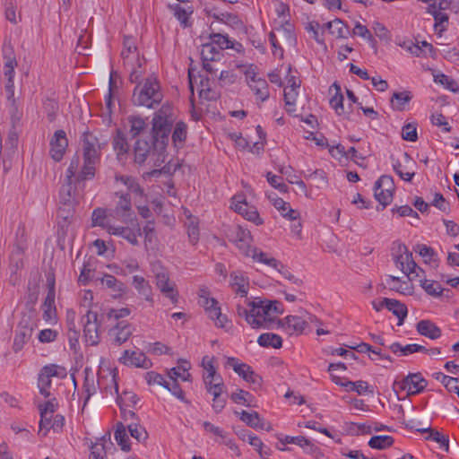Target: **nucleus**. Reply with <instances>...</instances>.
<instances>
[{"label": "nucleus", "instance_id": "60", "mask_svg": "<svg viewBox=\"0 0 459 459\" xmlns=\"http://www.w3.org/2000/svg\"><path fill=\"white\" fill-rule=\"evenodd\" d=\"M206 391L226 389L221 376H215L214 377L203 378Z\"/></svg>", "mask_w": 459, "mask_h": 459}, {"label": "nucleus", "instance_id": "51", "mask_svg": "<svg viewBox=\"0 0 459 459\" xmlns=\"http://www.w3.org/2000/svg\"><path fill=\"white\" fill-rule=\"evenodd\" d=\"M215 358L205 355L202 359L201 367L204 368L203 378L214 377L220 376L215 367Z\"/></svg>", "mask_w": 459, "mask_h": 459}, {"label": "nucleus", "instance_id": "62", "mask_svg": "<svg viewBox=\"0 0 459 459\" xmlns=\"http://www.w3.org/2000/svg\"><path fill=\"white\" fill-rule=\"evenodd\" d=\"M123 268L120 271H115L116 273L121 275H126L139 270V264L136 259L129 258L122 262Z\"/></svg>", "mask_w": 459, "mask_h": 459}, {"label": "nucleus", "instance_id": "55", "mask_svg": "<svg viewBox=\"0 0 459 459\" xmlns=\"http://www.w3.org/2000/svg\"><path fill=\"white\" fill-rule=\"evenodd\" d=\"M4 74L6 79H13L15 74L14 68L17 65V61L13 51H11L10 54L4 53Z\"/></svg>", "mask_w": 459, "mask_h": 459}, {"label": "nucleus", "instance_id": "16", "mask_svg": "<svg viewBox=\"0 0 459 459\" xmlns=\"http://www.w3.org/2000/svg\"><path fill=\"white\" fill-rule=\"evenodd\" d=\"M108 233L126 239L133 246H138V238L142 236V229L138 223L132 228L114 226V228L108 229Z\"/></svg>", "mask_w": 459, "mask_h": 459}, {"label": "nucleus", "instance_id": "56", "mask_svg": "<svg viewBox=\"0 0 459 459\" xmlns=\"http://www.w3.org/2000/svg\"><path fill=\"white\" fill-rule=\"evenodd\" d=\"M248 443L255 448L262 459H268L270 457L271 449L268 447L264 448V443L258 437L248 435Z\"/></svg>", "mask_w": 459, "mask_h": 459}, {"label": "nucleus", "instance_id": "37", "mask_svg": "<svg viewBox=\"0 0 459 459\" xmlns=\"http://www.w3.org/2000/svg\"><path fill=\"white\" fill-rule=\"evenodd\" d=\"M418 431L420 432H429L428 439L435 441L438 444L439 448L444 450L445 452L449 451V438L448 436L438 432L437 430L431 429H417Z\"/></svg>", "mask_w": 459, "mask_h": 459}, {"label": "nucleus", "instance_id": "24", "mask_svg": "<svg viewBox=\"0 0 459 459\" xmlns=\"http://www.w3.org/2000/svg\"><path fill=\"white\" fill-rule=\"evenodd\" d=\"M230 287L240 297H247L248 293V278L240 271L230 273Z\"/></svg>", "mask_w": 459, "mask_h": 459}, {"label": "nucleus", "instance_id": "43", "mask_svg": "<svg viewBox=\"0 0 459 459\" xmlns=\"http://www.w3.org/2000/svg\"><path fill=\"white\" fill-rule=\"evenodd\" d=\"M281 442L283 444L297 445V446H300L301 448H303L304 451L307 453H312L316 448L315 445L309 439L306 438L303 436H298V437L286 436L283 439H281Z\"/></svg>", "mask_w": 459, "mask_h": 459}, {"label": "nucleus", "instance_id": "3", "mask_svg": "<svg viewBox=\"0 0 459 459\" xmlns=\"http://www.w3.org/2000/svg\"><path fill=\"white\" fill-rule=\"evenodd\" d=\"M163 100V93L158 78L148 76L134 89L132 102L134 106L156 108Z\"/></svg>", "mask_w": 459, "mask_h": 459}, {"label": "nucleus", "instance_id": "6", "mask_svg": "<svg viewBox=\"0 0 459 459\" xmlns=\"http://www.w3.org/2000/svg\"><path fill=\"white\" fill-rule=\"evenodd\" d=\"M38 321L36 309L22 313L13 338V350L14 352L22 351L30 340L34 330L38 327Z\"/></svg>", "mask_w": 459, "mask_h": 459}, {"label": "nucleus", "instance_id": "15", "mask_svg": "<svg viewBox=\"0 0 459 459\" xmlns=\"http://www.w3.org/2000/svg\"><path fill=\"white\" fill-rule=\"evenodd\" d=\"M119 362L126 366L135 368H148L152 366V362L147 359L146 355L140 351L126 350L119 358Z\"/></svg>", "mask_w": 459, "mask_h": 459}, {"label": "nucleus", "instance_id": "29", "mask_svg": "<svg viewBox=\"0 0 459 459\" xmlns=\"http://www.w3.org/2000/svg\"><path fill=\"white\" fill-rule=\"evenodd\" d=\"M273 205L281 212V215L290 221H296L299 217V212L290 207L288 202H285L282 198L275 196L271 197Z\"/></svg>", "mask_w": 459, "mask_h": 459}, {"label": "nucleus", "instance_id": "49", "mask_svg": "<svg viewBox=\"0 0 459 459\" xmlns=\"http://www.w3.org/2000/svg\"><path fill=\"white\" fill-rule=\"evenodd\" d=\"M125 56H131L133 60H134L139 56V54L137 52V47L135 44V40L134 38L126 36L124 37L123 41V49L121 52V56L123 58V61L125 62Z\"/></svg>", "mask_w": 459, "mask_h": 459}, {"label": "nucleus", "instance_id": "53", "mask_svg": "<svg viewBox=\"0 0 459 459\" xmlns=\"http://www.w3.org/2000/svg\"><path fill=\"white\" fill-rule=\"evenodd\" d=\"M298 94H299L298 89H293V88H285L284 89L283 95H284V101H285V105H286V111L290 115H293V113L296 110L295 105H296Z\"/></svg>", "mask_w": 459, "mask_h": 459}, {"label": "nucleus", "instance_id": "61", "mask_svg": "<svg viewBox=\"0 0 459 459\" xmlns=\"http://www.w3.org/2000/svg\"><path fill=\"white\" fill-rule=\"evenodd\" d=\"M130 134L133 137L137 136L146 127L145 121L139 117H134L129 119Z\"/></svg>", "mask_w": 459, "mask_h": 459}, {"label": "nucleus", "instance_id": "22", "mask_svg": "<svg viewBox=\"0 0 459 459\" xmlns=\"http://www.w3.org/2000/svg\"><path fill=\"white\" fill-rule=\"evenodd\" d=\"M132 284L137 293L144 299L152 306L154 303L153 290L148 280L141 275H134Z\"/></svg>", "mask_w": 459, "mask_h": 459}, {"label": "nucleus", "instance_id": "28", "mask_svg": "<svg viewBox=\"0 0 459 459\" xmlns=\"http://www.w3.org/2000/svg\"><path fill=\"white\" fill-rule=\"evenodd\" d=\"M211 40L215 47L219 48L218 49L220 51L229 48L234 49L237 52H241L243 50V46L241 43L232 41L227 35L213 33L211 35Z\"/></svg>", "mask_w": 459, "mask_h": 459}, {"label": "nucleus", "instance_id": "34", "mask_svg": "<svg viewBox=\"0 0 459 459\" xmlns=\"http://www.w3.org/2000/svg\"><path fill=\"white\" fill-rule=\"evenodd\" d=\"M43 311L42 317L49 325H55L57 322V313L55 305V298H45L41 305Z\"/></svg>", "mask_w": 459, "mask_h": 459}, {"label": "nucleus", "instance_id": "1", "mask_svg": "<svg viewBox=\"0 0 459 459\" xmlns=\"http://www.w3.org/2000/svg\"><path fill=\"white\" fill-rule=\"evenodd\" d=\"M80 168V157L75 155L72 158L70 164L66 169V178L65 182L61 186L59 190V213L65 220H67L72 215V211L74 207L79 203V201L82 198L83 195L76 190V187L73 186V178H74V182L79 186L83 182L82 181L80 184L77 183L76 178L78 176V170Z\"/></svg>", "mask_w": 459, "mask_h": 459}, {"label": "nucleus", "instance_id": "2", "mask_svg": "<svg viewBox=\"0 0 459 459\" xmlns=\"http://www.w3.org/2000/svg\"><path fill=\"white\" fill-rule=\"evenodd\" d=\"M82 141L83 166L76 178L78 184L94 178L96 165L100 159V150L107 144L106 139L100 141L97 134L89 131L83 133Z\"/></svg>", "mask_w": 459, "mask_h": 459}, {"label": "nucleus", "instance_id": "36", "mask_svg": "<svg viewBox=\"0 0 459 459\" xmlns=\"http://www.w3.org/2000/svg\"><path fill=\"white\" fill-rule=\"evenodd\" d=\"M116 180L123 183L126 186L127 190L135 196H139L141 198L145 196L143 188L139 185L138 181L134 178L131 176H117Z\"/></svg>", "mask_w": 459, "mask_h": 459}, {"label": "nucleus", "instance_id": "48", "mask_svg": "<svg viewBox=\"0 0 459 459\" xmlns=\"http://www.w3.org/2000/svg\"><path fill=\"white\" fill-rule=\"evenodd\" d=\"M237 374L247 382L256 385H262V377L256 374L249 365L246 363L242 365L240 370Z\"/></svg>", "mask_w": 459, "mask_h": 459}, {"label": "nucleus", "instance_id": "38", "mask_svg": "<svg viewBox=\"0 0 459 459\" xmlns=\"http://www.w3.org/2000/svg\"><path fill=\"white\" fill-rule=\"evenodd\" d=\"M325 26L328 29L329 33L336 39H345L349 34L348 27L338 18L328 22Z\"/></svg>", "mask_w": 459, "mask_h": 459}, {"label": "nucleus", "instance_id": "7", "mask_svg": "<svg viewBox=\"0 0 459 459\" xmlns=\"http://www.w3.org/2000/svg\"><path fill=\"white\" fill-rule=\"evenodd\" d=\"M393 245L392 255L396 267L406 274L411 281L420 277V274L424 272L414 262L412 253L403 243L394 242Z\"/></svg>", "mask_w": 459, "mask_h": 459}, {"label": "nucleus", "instance_id": "20", "mask_svg": "<svg viewBox=\"0 0 459 459\" xmlns=\"http://www.w3.org/2000/svg\"><path fill=\"white\" fill-rule=\"evenodd\" d=\"M132 335V326L125 321L118 322L108 331V336L113 343L121 345Z\"/></svg>", "mask_w": 459, "mask_h": 459}, {"label": "nucleus", "instance_id": "32", "mask_svg": "<svg viewBox=\"0 0 459 459\" xmlns=\"http://www.w3.org/2000/svg\"><path fill=\"white\" fill-rule=\"evenodd\" d=\"M385 307L391 311L398 318V325L403 324L404 318L407 316V307L400 301L393 299L384 298Z\"/></svg>", "mask_w": 459, "mask_h": 459}, {"label": "nucleus", "instance_id": "8", "mask_svg": "<svg viewBox=\"0 0 459 459\" xmlns=\"http://www.w3.org/2000/svg\"><path fill=\"white\" fill-rule=\"evenodd\" d=\"M152 270L158 290L164 297L169 299L172 304H177L178 301V291L177 290L176 283L170 281L168 270L160 262L154 263L152 265Z\"/></svg>", "mask_w": 459, "mask_h": 459}, {"label": "nucleus", "instance_id": "64", "mask_svg": "<svg viewBox=\"0 0 459 459\" xmlns=\"http://www.w3.org/2000/svg\"><path fill=\"white\" fill-rule=\"evenodd\" d=\"M374 195L379 204L383 205V207L387 206L393 199V195L391 192H386L384 188L379 187L376 188L374 187Z\"/></svg>", "mask_w": 459, "mask_h": 459}, {"label": "nucleus", "instance_id": "57", "mask_svg": "<svg viewBox=\"0 0 459 459\" xmlns=\"http://www.w3.org/2000/svg\"><path fill=\"white\" fill-rule=\"evenodd\" d=\"M41 371L48 375V377L52 378L53 377H56L58 378L66 377L67 371L66 368L63 366H59L56 364H49L46 365L41 368Z\"/></svg>", "mask_w": 459, "mask_h": 459}, {"label": "nucleus", "instance_id": "59", "mask_svg": "<svg viewBox=\"0 0 459 459\" xmlns=\"http://www.w3.org/2000/svg\"><path fill=\"white\" fill-rule=\"evenodd\" d=\"M38 387L39 389L40 394L44 397L50 396V387H51V378L48 377V375L44 374L41 370L39 374L38 378Z\"/></svg>", "mask_w": 459, "mask_h": 459}, {"label": "nucleus", "instance_id": "19", "mask_svg": "<svg viewBox=\"0 0 459 459\" xmlns=\"http://www.w3.org/2000/svg\"><path fill=\"white\" fill-rule=\"evenodd\" d=\"M144 64V59L141 57H137L134 60L131 56H125L124 65L130 73L129 81L132 83L142 82L141 78L144 73L143 69V65Z\"/></svg>", "mask_w": 459, "mask_h": 459}, {"label": "nucleus", "instance_id": "10", "mask_svg": "<svg viewBox=\"0 0 459 459\" xmlns=\"http://www.w3.org/2000/svg\"><path fill=\"white\" fill-rule=\"evenodd\" d=\"M83 325V337L89 345H97L100 342V324L98 322V314L88 310L82 317Z\"/></svg>", "mask_w": 459, "mask_h": 459}, {"label": "nucleus", "instance_id": "44", "mask_svg": "<svg viewBox=\"0 0 459 459\" xmlns=\"http://www.w3.org/2000/svg\"><path fill=\"white\" fill-rule=\"evenodd\" d=\"M115 439L123 451H130L131 446L129 444V437L126 434V427L122 422H117L116 425Z\"/></svg>", "mask_w": 459, "mask_h": 459}, {"label": "nucleus", "instance_id": "40", "mask_svg": "<svg viewBox=\"0 0 459 459\" xmlns=\"http://www.w3.org/2000/svg\"><path fill=\"white\" fill-rule=\"evenodd\" d=\"M257 343L262 347L279 349L282 346V339L276 333H265L259 335Z\"/></svg>", "mask_w": 459, "mask_h": 459}, {"label": "nucleus", "instance_id": "45", "mask_svg": "<svg viewBox=\"0 0 459 459\" xmlns=\"http://www.w3.org/2000/svg\"><path fill=\"white\" fill-rule=\"evenodd\" d=\"M169 9L173 11L174 16L179 21L180 24L183 27H188L190 24L188 22L189 15L193 13L191 7L187 9L182 7L179 4H169Z\"/></svg>", "mask_w": 459, "mask_h": 459}, {"label": "nucleus", "instance_id": "11", "mask_svg": "<svg viewBox=\"0 0 459 459\" xmlns=\"http://www.w3.org/2000/svg\"><path fill=\"white\" fill-rule=\"evenodd\" d=\"M427 380L420 373H411L401 381H394V388L398 387L406 391L408 395H414L421 393L427 386Z\"/></svg>", "mask_w": 459, "mask_h": 459}, {"label": "nucleus", "instance_id": "23", "mask_svg": "<svg viewBox=\"0 0 459 459\" xmlns=\"http://www.w3.org/2000/svg\"><path fill=\"white\" fill-rule=\"evenodd\" d=\"M153 141L149 142L143 139H138L134 147V160L138 165H143L147 160L148 157L152 152Z\"/></svg>", "mask_w": 459, "mask_h": 459}, {"label": "nucleus", "instance_id": "26", "mask_svg": "<svg viewBox=\"0 0 459 459\" xmlns=\"http://www.w3.org/2000/svg\"><path fill=\"white\" fill-rule=\"evenodd\" d=\"M404 164L400 160H394L393 168L396 174L404 181L411 182L414 177V171L409 170V164L413 163L411 156L404 152L403 155Z\"/></svg>", "mask_w": 459, "mask_h": 459}, {"label": "nucleus", "instance_id": "50", "mask_svg": "<svg viewBox=\"0 0 459 459\" xmlns=\"http://www.w3.org/2000/svg\"><path fill=\"white\" fill-rule=\"evenodd\" d=\"M394 442V440L391 436H374L369 439L368 446L374 449L383 450L392 446Z\"/></svg>", "mask_w": 459, "mask_h": 459}, {"label": "nucleus", "instance_id": "5", "mask_svg": "<svg viewBox=\"0 0 459 459\" xmlns=\"http://www.w3.org/2000/svg\"><path fill=\"white\" fill-rule=\"evenodd\" d=\"M174 117L172 108L169 105H163L152 118V140L155 144L164 148L169 142V134L172 131Z\"/></svg>", "mask_w": 459, "mask_h": 459}, {"label": "nucleus", "instance_id": "13", "mask_svg": "<svg viewBox=\"0 0 459 459\" xmlns=\"http://www.w3.org/2000/svg\"><path fill=\"white\" fill-rule=\"evenodd\" d=\"M230 238L242 254L247 256L250 255L253 238L248 230L241 226H236L230 230Z\"/></svg>", "mask_w": 459, "mask_h": 459}, {"label": "nucleus", "instance_id": "12", "mask_svg": "<svg viewBox=\"0 0 459 459\" xmlns=\"http://www.w3.org/2000/svg\"><path fill=\"white\" fill-rule=\"evenodd\" d=\"M115 195L118 200L116 203L115 208L111 211V215L124 222H127L134 215L130 195L124 192H116Z\"/></svg>", "mask_w": 459, "mask_h": 459}, {"label": "nucleus", "instance_id": "14", "mask_svg": "<svg viewBox=\"0 0 459 459\" xmlns=\"http://www.w3.org/2000/svg\"><path fill=\"white\" fill-rule=\"evenodd\" d=\"M68 139L64 130H56L50 140V156L55 161H60L67 149Z\"/></svg>", "mask_w": 459, "mask_h": 459}, {"label": "nucleus", "instance_id": "63", "mask_svg": "<svg viewBox=\"0 0 459 459\" xmlns=\"http://www.w3.org/2000/svg\"><path fill=\"white\" fill-rule=\"evenodd\" d=\"M128 430L130 432V435L138 442L144 441L148 437L145 429L143 426L136 423L130 424L128 426Z\"/></svg>", "mask_w": 459, "mask_h": 459}, {"label": "nucleus", "instance_id": "52", "mask_svg": "<svg viewBox=\"0 0 459 459\" xmlns=\"http://www.w3.org/2000/svg\"><path fill=\"white\" fill-rule=\"evenodd\" d=\"M331 107L335 110L337 115L343 116L344 117L350 119L351 110H345L343 106V96L341 92H336V94L332 97L330 100Z\"/></svg>", "mask_w": 459, "mask_h": 459}, {"label": "nucleus", "instance_id": "54", "mask_svg": "<svg viewBox=\"0 0 459 459\" xmlns=\"http://www.w3.org/2000/svg\"><path fill=\"white\" fill-rule=\"evenodd\" d=\"M434 82L443 85L446 89L452 92H458L459 86L457 82L450 76L445 74H437L434 75Z\"/></svg>", "mask_w": 459, "mask_h": 459}, {"label": "nucleus", "instance_id": "41", "mask_svg": "<svg viewBox=\"0 0 459 459\" xmlns=\"http://www.w3.org/2000/svg\"><path fill=\"white\" fill-rule=\"evenodd\" d=\"M221 52L213 45V43H206L202 46L201 59L202 62H212L221 59Z\"/></svg>", "mask_w": 459, "mask_h": 459}, {"label": "nucleus", "instance_id": "58", "mask_svg": "<svg viewBox=\"0 0 459 459\" xmlns=\"http://www.w3.org/2000/svg\"><path fill=\"white\" fill-rule=\"evenodd\" d=\"M420 286L430 296L440 297L443 292V288L437 282L430 280H420Z\"/></svg>", "mask_w": 459, "mask_h": 459}, {"label": "nucleus", "instance_id": "46", "mask_svg": "<svg viewBox=\"0 0 459 459\" xmlns=\"http://www.w3.org/2000/svg\"><path fill=\"white\" fill-rule=\"evenodd\" d=\"M239 418L251 428L264 429V422L256 411L248 412L247 411H242L239 413Z\"/></svg>", "mask_w": 459, "mask_h": 459}, {"label": "nucleus", "instance_id": "4", "mask_svg": "<svg viewBox=\"0 0 459 459\" xmlns=\"http://www.w3.org/2000/svg\"><path fill=\"white\" fill-rule=\"evenodd\" d=\"M247 307L237 306V313L244 317L248 325L254 329L271 328L273 324L272 305H264V300L248 301Z\"/></svg>", "mask_w": 459, "mask_h": 459}, {"label": "nucleus", "instance_id": "31", "mask_svg": "<svg viewBox=\"0 0 459 459\" xmlns=\"http://www.w3.org/2000/svg\"><path fill=\"white\" fill-rule=\"evenodd\" d=\"M429 13H431L434 17V29L437 35L440 37L442 33L446 30L448 24V15L440 10H437L436 3H433L429 6Z\"/></svg>", "mask_w": 459, "mask_h": 459}, {"label": "nucleus", "instance_id": "9", "mask_svg": "<svg viewBox=\"0 0 459 459\" xmlns=\"http://www.w3.org/2000/svg\"><path fill=\"white\" fill-rule=\"evenodd\" d=\"M199 304L204 307L209 318L214 321L218 327H225L228 322L227 316L222 315L218 301L209 297V290L206 288L199 290Z\"/></svg>", "mask_w": 459, "mask_h": 459}, {"label": "nucleus", "instance_id": "39", "mask_svg": "<svg viewBox=\"0 0 459 459\" xmlns=\"http://www.w3.org/2000/svg\"><path fill=\"white\" fill-rule=\"evenodd\" d=\"M107 210L103 208H96L93 210L91 214V226L92 227H101L108 232L109 228H114V225H111L107 219Z\"/></svg>", "mask_w": 459, "mask_h": 459}, {"label": "nucleus", "instance_id": "47", "mask_svg": "<svg viewBox=\"0 0 459 459\" xmlns=\"http://www.w3.org/2000/svg\"><path fill=\"white\" fill-rule=\"evenodd\" d=\"M250 255L260 263H263L268 266L278 269V267L283 268V265L275 258L269 257L266 253L259 251L257 249H250Z\"/></svg>", "mask_w": 459, "mask_h": 459}, {"label": "nucleus", "instance_id": "27", "mask_svg": "<svg viewBox=\"0 0 459 459\" xmlns=\"http://www.w3.org/2000/svg\"><path fill=\"white\" fill-rule=\"evenodd\" d=\"M112 146L117 154V160L120 161L125 160L129 151V144L126 136L119 129L117 130L116 134L113 137Z\"/></svg>", "mask_w": 459, "mask_h": 459}, {"label": "nucleus", "instance_id": "42", "mask_svg": "<svg viewBox=\"0 0 459 459\" xmlns=\"http://www.w3.org/2000/svg\"><path fill=\"white\" fill-rule=\"evenodd\" d=\"M412 96L410 91L394 92L391 98L392 108L397 111H403L411 101Z\"/></svg>", "mask_w": 459, "mask_h": 459}, {"label": "nucleus", "instance_id": "30", "mask_svg": "<svg viewBox=\"0 0 459 459\" xmlns=\"http://www.w3.org/2000/svg\"><path fill=\"white\" fill-rule=\"evenodd\" d=\"M416 329L420 335L431 340H437L441 336V329L430 320H420Z\"/></svg>", "mask_w": 459, "mask_h": 459}, {"label": "nucleus", "instance_id": "17", "mask_svg": "<svg viewBox=\"0 0 459 459\" xmlns=\"http://www.w3.org/2000/svg\"><path fill=\"white\" fill-rule=\"evenodd\" d=\"M277 325L279 327H281L286 333L292 335L302 333L307 325V322L300 316H288L278 320Z\"/></svg>", "mask_w": 459, "mask_h": 459}, {"label": "nucleus", "instance_id": "33", "mask_svg": "<svg viewBox=\"0 0 459 459\" xmlns=\"http://www.w3.org/2000/svg\"><path fill=\"white\" fill-rule=\"evenodd\" d=\"M171 140L174 146L178 149L182 148L187 137V126L183 121H178L173 128Z\"/></svg>", "mask_w": 459, "mask_h": 459}, {"label": "nucleus", "instance_id": "18", "mask_svg": "<svg viewBox=\"0 0 459 459\" xmlns=\"http://www.w3.org/2000/svg\"><path fill=\"white\" fill-rule=\"evenodd\" d=\"M247 83L256 98L261 101H265L270 95L267 82L263 78L257 77L255 74L252 75L247 74Z\"/></svg>", "mask_w": 459, "mask_h": 459}, {"label": "nucleus", "instance_id": "35", "mask_svg": "<svg viewBox=\"0 0 459 459\" xmlns=\"http://www.w3.org/2000/svg\"><path fill=\"white\" fill-rule=\"evenodd\" d=\"M191 365L187 360L179 359L178 366L170 369L169 377L172 380L180 378L182 381H191V375L188 372Z\"/></svg>", "mask_w": 459, "mask_h": 459}, {"label": "nucleus", "instance_id": "25", "mask_svg": "<svg viewBox=\"0 0 459 459\" xmlns=\"http://www.w3.org/2000/svg\"><path fill=\"white\" fill-rule=\"evenodd\" d=\"M100 282L103 286L113 292L114 298L122 297L127 290L126 284L111 274L105 273L100 279Z\"/></svg>", "mask_w": 459, "mask_h": 459}, {"label": "nucleus", "instance_id": "21", "mask_svg": "<svg viewBox=\"0 0 459 459\" xmlns=\"http://www.w3.org/2000/svg\"><path fill=\"white\" fill-rule=\"evenodd\" d=\"M332 380L338 385L344 386L348 391L356 392L359 395H365L367 394H373V388L368 384V382L363 380L359 381H346L342 382L341 377L332 375Z\"/></svg>", "mask_w": 459, "mask_h": 459}]
</instances>
